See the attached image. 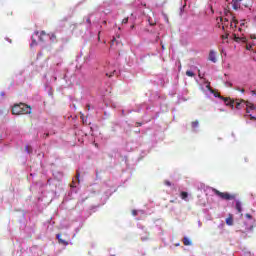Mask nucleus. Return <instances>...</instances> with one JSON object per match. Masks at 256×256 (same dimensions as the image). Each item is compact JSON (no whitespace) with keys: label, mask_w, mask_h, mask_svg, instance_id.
Segmentation results:
<instances>
[{"label":"nucleus","mask_w":256,"mask_h":256,"mask_svg":"<svg viewBox=\"0 0 256 256\" xmlns=\"http://www.w3.org/2000/svg\"><path fill=\"white\" fill-rule=\"evenodd\" d=\"M215 96L219 97V99H222V101H224L225 105H227V107H231V109H235V105H236V109H242V107H246L247 113H249V109L251 111H254V109H255V104L245 101V100H240V101L235 102V100H232L231 98L223 97L220 94L215 95Z\"/></svg>","instance_id":"1"},{"label":"nucleus","mask_w":256,"mask_h":256,"mask_svg":"<svg viewBox=\"0 0 256 256\" xmlns=\"http://www.w3.org/2000/svg\"><path fill=\"white\" fill-rule=\"evenodd\" d=\"M31 106L25 103L15 104L12 107V114L13 115H31Z\"/></svg>","instance_id":"2"},{"label":"nucleus","mask_w":256,"mask_h":256,"mask_svg":"<svg viewBox=\"0 0 256 256\" xmlns=\"http://www.w3.org/2000/svg\"><path fill=\"white\" fill-rule=\"evenodd\" d=\"M214 195H217V197H220V199H223L224 201H233L235 199V194H230L229 192H221L215 188L212 189Z\"/></svg>","instance_id":"3"},{"label":"nucleus","mask_w":256,"mask_h":256,"mask_svg":"<svg viewBox=\"0 0 256 256\" xmlns=\"http://www.w3.org/2000/svg\"><path fill=\"white\" fill-rule=\"evenodd\" d=\"M231 5L234 11H239L242 7L247 9V7H249V2H247V0H232Z\"/></svg>","instance_id":"4"},{"label":"nucleus","mask_w":256,"mask_h":256,"mask_svg":"<svg viewBox=\"0 0 256 256\" xmlns=\"http://www.w3.org/2000/svg\"><path fill=\"white\" fill-rule=\"evenodd\" d=\"M220 21L222 23L223 31H228V29H230L231 21H229L228 18H220Z\"/></svg>","instance_id":"5"},{"label":"nucleus","mask_w":256,"mask_h":256,"mask_svg":"<svg viewBox=\"0 0 256 256\" xmlns=\"http://www.w3.org/2000/svg\"><path fill=\"white\" fill-rule=\"evenodd\" d=\"M208 59L209 61H212V63H217V53L214 50H211Z\"/></svg>","instance_id":"6"},{"label":"nucleus","mask_w":256,"mask_h":256,"mask_svg":"<svg viewBox=\"0 0 256 256\" xmlns=\"http://www.w3.org/2000/svg\"><path fill=\"white\" fill-rule=\"evenodd\" d=\"M234 37V41H236V43H247V38L245 37H239L237 36V34H233Z\"/></svg>","instance_id":"7"},{"label":"nucleus","mask_w":256,"mask_h":256,"mask_svg":"<svg viewBox=\"0 0 256 256\" xmlns=\"http://www.w3.org/2000/svg\"><path fill=\"white\" fill-rule=\"evenodd\" d=\"M56 238L58 239V243L60 245H64L65 247H67V245H69V242H67V240H63V238H61V234H57Z\"/></svg>","instance_id":"8"},{"label":"nucleus","mask_w":256,"mask_h":256,"mask_svg":"<svg viewBox=\"0 0 256 256\" xmlns=\"http://www.w3.org/2000/svg\"><path fill=\"white\" fill-rule=\"evenodd\" d=\"M239 22L237 21V19H235V17L231 18L230 20V29H237V24Z\"/></svg>","instance_id":"9"},{"label":"nucleus","mask_w":256,"mask_h":256,"mask_svg":"<svg viewBox=\"0 0 256 256\" xmlns=\"http://www.w3.org/2000/svg\"><path fill=\"white\" fill-rule=\"evenodd\" d=\"M36 35H39V41H45V37H47V33L45 31L36 32Z\"/></svg>","instance_id":"10"},{"label":"nucleus","mask_w":256,"mask_h":256,"mask_svg":"<svg viewBox=\"0 0 256 256\" xmlns=\"http://www.w3.org/2000/svg\"><path fill=\"white\" fill-rule=\"evenodd\" d=\"M226 225H233V215L229 214V217L226 219Z\"/></svg>","instance_id":"11"},{"label":"nucleus","mask_w":256,"mask_h":256,"mask_svg":"<svg viewBox=\"0 0 256 256\" xmlns=\"http://www.w3.org/2000/svg\"><path fill=\"white\" fill-rule=\"evenodd\" d=\"M236 211H238V213H242L243 211V207L239 201L236 202Z\"/></svg>","instance_id":"12"},{"label":"nucleus","mask_w":256,"mask_h":256,"mask_svg":"<svg viewBox=\"0 0 256 256\" xmlns=\"http://www.w3.org/2000/svg\"><path fill=\"white\" fill-rule=\"evenodd\" d=\"M115 75H116V76L119 75V74L117 73V70H113L112 72H107V73H106V77H115Z\"/></svg>","instance_id":"13"},{"label":"nucleus","mask_w":256,"mask_h":256,"mask_svg":"<svg viewBox=\"0 0 256 256\" xmlns=\"http://www.w3.org/2000/svg\"><path fill=\"white\" fill-rule=\"evenodd\" d=\"M49 37H50V41L52 43H57V35L52 33V34L49 35Z\"/></svg>","instance_id":"14"},{"label":"nucleus","mask_w":256,"mask_h":256,"mask_svg":"<svg viewBox=\"0 0 256 256\" xmlns=\"http://www.w3.org/2000/svg\"><path fill=\"white\" fill-rule=\"evenodd\" d=\"M183 243H184V245H185V246L192 245L191 240H189V238H187V237H184V239H183Z\"/></svg>","instance_id":"15"},{"label":"nucleus","mask_w":256,"mask_h":256,"mask_svg":"<svg viewBox=\"0 0 256 256\" xmlns=\"http://www.w3.org/2000/svg\"><path fill=\"white\" fill-rule=\"evenodd\" d=\"M192 125V129H197V127H199V121L195 120L191 123Z\"/></svg>","instance_id":"16"},{"label":"nucleus","mask_w":256,"mask_h":256,"mask_svg":"<svg viewBox=\"0 0 256 256\" xmlns=\"http://www.w3.org/2000/svg\"><path fill=\"white\" fill-rule=\"evenodd\" d=\"M180 196H181V199L185 201L187 197H189V194L187 192H181Z\"/></svg>","instance_id":"17"},{"label":"nucleus","mask_w":256,"mask_h":256,"mask_svg":"<svg viewBox=\"0 0 256 256\" xmlns=\"http://www.w3.org/2000/svg\"><path fill=\"white\" fill-rule=\"evenodd\" d=\"M186 75H187V77H193L195 75V73H193V71H191V70H188V71H186Z\"/></svg>","instance_id":"18"},{"label":"nucleus","mask_w":256,"mask_h":256,"mask_svg":"<svg viewBox=\"0 0 256 256\" xmlns=\"http://www.w3.org/2000/svg\"><path fill=\"white\" fill-rule=\"evenodd\" d=\"M126 23H129V18H128V17H127V18H124V19L122 20V24L126 25Z\"/></svg>","instance_id":"19"},{"label":"nucleus","mask_w":256,"mask_h":256,"mask_svg":"<svg viewBox=\"0 0 256 256\" xmlns=\"http://www.w3.org/2000/svg\"><path fill=\"white\" fill-rule=\"evenodd\" d=\"M164 185H167V187H171V182L169 180H165Z\"/></svg>","instance_id":"20"},{"label":"nucleus","mask_w":256,"mask_h":256,"mask_svg":"<svg viewBox=\"0 0 256 256\" xmlns=\"http://www.w3.org/2000/svg\"><path fill=\"white\" fill-rule=\"evenodd\" d=\"M79 177H81V173H79V171H77L76 172V179H77L78 183H79Z\"/></svg>","instance_id":"21"},{"label":"nucleus","mask_w":256,"mask_h":256,"mask_svg":"<svg viewBox=\"0 0 256 256\" xmlns=\"http://www.w3.org/2000/svg\"><path fill=\"white\" fill-rule=\"evenodd\" d=\"M253 48V46L252 45H249V44H247L246 45V49H247V51H251V49Z\"/></svg>","instance_id":"22"},{"label":"nucleus","mask_w":256,"mask_h":256,"mask_svg":"<svg viewBox=\"0 0 256 256\" xmlns=\"http://www.w3.org/2000/svg\"><path fill=\"white\" fill-rule=\"evenodd\" d=\"M229 33L226 32V34L222 35V39H228Z\"/></svg>","instance_id":"23"},{"label":"nucleus","mask_w":256,"mask_h":256,"mask_svg":"<svg viewBox=\"0 0 256 256\" xmlns=\"http://www.w3.org/2000/svg\"><path fill=\"white\" fill-rule=\"evenodd\" d=\"M86 109H87L88 111H91V104H87V105H86Z\"/></svg>","instance_id":"24"},{"label":"nucleus","mask_w":256,"mask_h":256,"mask_svg":"<svg viewBox=\"0 0 256 256\" xmlns=\"http://www.w3.org/2000/svg\"><path fill=\"white\" fill-rule=\"evenodd\" d=\"M247 219H253V216L251 214H246Z\"/></svg>","instance_id":"25"},{"label":"nucleus","mask_w":256,"mask_h":256,"mask_svg":"<svg viewBox=\"0 0 256 256\" xmlns=\"http://www.w3.org/2000/svg\"><path fill=\"white\" fill-rule=\"evenodd\" d=\"M250 39H256V35L255 34H251L250 35Z\"/></svg>","instance_id":"26"},{"label":"nucleus","mask_w":256,"mask_h":256,"mask_svg":"<svg viewBox=\"0 0 256 256\" xmlns=\"http://www.w3.org/2000/svg\"><path fill=\"white\" fill-rule=\"evenodd\" d=\"M25 151H27L29 153V146L25 147Z\"/></svg>","instance_id":"27"},{"label":"nucleus","mask_w":256,"mask_h":256,"mask_svg":"<svg viewBox=\"0 0 256 256\" xmlns=\"http://www.w3.org/2000/svg\"><path fill=\"white\" fill-rule=\"evenodd\" d=\"M141 125H142V123L137 122V126L138 127H141Z\"/></svg>","instance_id":"28"},{"label":"nucleus","mask_w":256,"mask_h":256,"mask_svg":"<svg viewBox=\"0 0 256 256\" xmlns=\"http://www.w3.org/2000/svg\"><path fill=\"white\" fill-rule=\"evenodd\" d=\"M240 91H241V93H245V89H241Z\"/></svg>","instance_id":"29"},{"label":"nucleus","mask_w":256,"mask_h":256,"mask_svg":"<svg viewBox=\"0 0 256 256\" xmlns=\"http://www.w3.org/2000/svg\"><path fill=\"white\" fill-rule=\"evenodd\" d=\"M133 215H137V211L134 210V211H133Z\"/></svg>","instance_id":"30"},{"label":"nucleus","mask_w":256,"mask_h":256,"mask_svg":"<svg viewBox=\"0 0 256 256\" xmlns=\"http://www.w3.org/2000/svg\"><path fill=\"white\" fill-rule=\"evenodd\" d=\"M131 29H135V26H134V25H132V26H131Z\"/></svg>","instance_id":"31"},{"label":"nucleus","mask_w":256,"mask_h":256,"mask_svg":"<svg viewBox=\"0 0 256 256\" xmlns=\"http://www.w3.org/2000/svg\"><path fill=\"white\" fill-rule=\"evenodd\" d=\"M162 49H165V46H164V45H162Z\"/></svg>","instance_id":"32"},{"label":"nucleus","mask_w":256,"mask_h":256,"mask_svg":"<svg viewBox=\"0 0 256 256\" xmlns=\"http://www.w3.org/2000/svg\"><path fill=\"white\" fill-rule=\"evenodd\" d=\"M49 135V133L45 134V137H47Z\"/></svg>","instance_id":"33"},{"label":"nucleus","mask_w":256,"mask_h":256,"mask_svg":"<svg viewBox=\"0 0 256 256\" xmlns=\"http://www.w3.org/2000/svg\"><path fill=\"white\" fill-rule=\"evenodd\" d=\"M251 119H255V117H252Z\"/></svg>","instance_id":"34"}]
</instances>
